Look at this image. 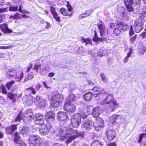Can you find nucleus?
<instances>
[{
  "mask_svg": "<svg viewBox=\"0 0 146 146\" xmlns=\"http://www.w3.org/2000/svg\"><path fill=\"white\" fill-rule=\"evenodd\" d=\"M59 139L61 141H65L67 144L70 143L79 135L76 130L67 128L64 126L61 127L59 130Z\"/></svg>",
  "mask_w": 146,
  "mask_h": 146,
  "instance_id": "obj_1",
  "label": "nucleus"
},
{
  "mask_svg": "<svg viewBox=\"0 0 146 146\" xmlns=\"http://www.w3.org/2000/svg\"><path fill=\"white\" fill-rule=\"evenodd\" d=\"M81 126L83 132H86L92 129L93 127L97 131L101 129L104 125V122L100 118L96 119V123L94 124L91 120L84 119L83 121Z\"/></svg>",
  "mask_w": 146,
  "mask_h": 146,
  "instance_id": "obj_2",
  "label": "nucleus"
},
{
  "mask_svg": "<svg viewBox=\"0 0 146 146\" xmlns=\"http://www.w3.org/2000/svg\"><path fill=\"white\" fill-rule=\"evenodd\" d=\"M114 97L112 94H109L105 97L102 101L101 104H109L107 108L108 113H110L111 111H113L117 107H119V104L116 101L114 100Z\"/></svg>",
  "mask_w": 146,
  "mask_h": 146,
  "instance_id": "obj_3",
  "label": "nucleus"
},
{
  "mask_svg": "<svg viewBox=\"0 0 146 146\" xmlns=\"http://www.w3.org/2000/svg\"><path fill=\"white\" fill-rule=\"evenodd\" d=\"M32 111L31 109H28L25 111L24 114H22L21 111L20 112L17 116L15 119H13L12 121H20L21 119H23V121L25 123H29L31 119L34 117Z\"/></svg>",
  "mask_w": 146,
  "mask_h": 146,
  "instance_id": "obj_4",
  "label": "nucleus"
},
{
  "mask_svg": "<svg viewBox=\"0 0 146 146\" xmlns=\"http://www.w3.org/2000/svg\"><path fill=\"white\" fill-rule=\"evenodd\" d=\"M24 73L22 71L17 72L14 68L9 69L6 73V76L9 79L15 76V79L17 82L20 81L23 77Z\"/></svg>",
  "mask_w": 146,
  "mask_h": 146,
  "instance_id": "obj_5",
  "label": "nucleus"
},
{
  "mask_svg": "<svg viewBox=\"0 0 146 146\" xmlns=\"http://www.w3.org/2000/svg\"><path fill=\"white\" fill-rule=\"evenodd\" d=\"M63 100V96L59 93L53 96L50 99V107L54 108L58 107L61 104L62 101Z\"/></svg>",
  "mask_w": 146,
  "mask_h": 146,
  "instance_id": "obj_6",
  "label": "nucleus"
},
{
  "mask_svg": "<svg viewBox=\"0 0 146 146\" xmlns=\"http://www.w3.org/2000/svg\"><path fill=\"white\" fill-rule=\"evenodd\" d=\"M109 121L112 124L120 125L124 121V119L121 115H114L109 117Z\"/></svg>",
  "mask_w": 146,
  "mask_h": 146,
  "instance_id": "obj_7",
  "label": "nucleus"
},
{
  "mask_svg": "<svg viewBox=\"0 0 146 146\" xmlns=\"http://www.w3.org/2000/svg\"><path fill=\"white\" fill-rule=\"evenodd\" d=\"M29 141L30 145L31 146H34L36 144H41L43 141L38 135H33L30 136Z\"/></svg>",
  "mask_w": 146,
  "mask_h": 146,
  "instance_id": "obj_8",
  "label": "nucleus"
},
{
  "mask_svg": "<svg viewBox=\"0 0 146 146\" xmlns=\"http://www.w3.org/2000/svg\"><path fill=\"white\" fill-rule=\"evenodd\" d=\"M81 115L80 114H74L71 119L72 125L74 127H77L81 122Z\"/></svg>",
  "mask_w": 146,
  "mask_h": 146,
  "instance_id": "obj_9",
  "label": "nucleus"
},
{
  "mask_svg": "<svg viewBox=\"0 0 146 146\" xmlns=\"http://www.w3.org/2000/svg\"><path fill=\"white\" fill-rule=\"evenodd\" d=\"M143 20L137 19L135 20L133 25V27L136 33L140 32L143 28Z\"/></svg>",
  "mask_w": 146,
  "mask_h": 146,
  "instance_id": "obj_10",
  "label": "nucleus"
},
{
  "mask_svg": "<svg viewBox=\"0 0 146 146\" xmlns=\"http://www.w3.org/2000/svg\"><path fill=\"white\" fill-rule=\"evenodd\" d=\"M98 27L101 36L104 37L106 36L108 33V31L107 29H106L104 25L101 23L98 25Z\"/></svg>",
  "mask_w": 146,
  "mask_h": 146,
  "instance_id": "obj_11",
  "label": "nucleus"
},
{
  "mask_svg": "<svg viewBox=\"0 0 146 146\" xmlns=\"http://www.w3.org/2000/svg\"><path fill=\"white\" fill-rule=\"evenodd\" d=\"M64 109L69 113L70 112L73 113L76 110V106L69 102L66 101L64 106Z\"/></svg>",
  "mask_w": 146,
  "mask_h": 146,
  "instance_id": "obj_12",
  "label": "nucleus"
},
{
  "mask_svg": "<svg viewBox=\"0 0 146 146\" xmlns=\"http://www.w3.org/2000/svg\"><path fill=\"white\" fill-rule=\"evenodd\" d=\"M34 121L35 124L41 126L44 123V117L40 113H37L34 116Z\"/></svg>",
  "mask_w": 146,
  "mask_h": 146,
  "instance_id": "obj_13",
  "label": "nucleus"
},
{
  "mask_svg": "<svg viewBox=\"0 0 146 146\" xmlns=\"http://www.w3.org/2000/svg\"><path fill=\"white\" fill-rule=\"evenodd\" d=\"M34 102L38 107H43L45 104L44 100L39 96H36L34 98Z\"/></svg>",
  "mask_w": 146,
  "mask_h": 146,
  "instance_id": "obj_14",
  "label": "nucleus"
},
{
  "mask_svg": "<svg viewBox=\"0 0 146 146\" xmlns=\"http://www.w3.org/2000/svg\"><path fill=\"white\" fill-rule=\"evenodd\" d=\"M45 117L46 121L50 124L54 120L55 117L54 113L52 111L47 112L45 115Z\"/></svg>",
  "mask_w": 146,
  "mask_h": 146,
  "instance_id": "obj_15",
  "label": "nucleus"
},
{
  "mask_svg": "<svg viewBox=\"0 0 146 146\" xmlns=\"http://www.w3.org/2000/svg\"><path fill=\"white\" fill-rule=\"evenodd\" d=\"M92 90L94 92L96 93V94L94 95V96L96 98L102 95L104 92V90L103 88L97 86L94 87L92 89Z\"/></svg>",
  "mask_w": 146,
  "mask_h": 146,
  "instance_id": "obj_16",
  "label": "nucleus"
},
{
  "mask_svg": "<svg viewBox=\"0 0 146 146\" xmlns=\"http://www.w3.org/2000/svg\"><path fill=\"white\" fill-rule=\"evenodd\" d=\"M57 118L58 120L65 121L69 119L66 113L60 111L58 113Z\"/></svg>",
  "mask_w": 146,
  "mask_h": 146,
  "instance_id": "obj_17",
  "label": "nucleus"
},
{
  "mask_svg": "<svg viewBox=\"0 0 146 146\" xmlns=\"http://www.w3.org/2000/svg\"><path fill=\"white\" fill-rule=\"evenodd\" d=\"M106 135L108 138L110 140L114 139L115 137V133L113 130H108L106 131Z\"/></svg>",
  "mask_w": 146,
  "mask_h": 146,
  "instance_id": "obj_18",
  "label": "nucleus"
},
{
  "mask_svg": "<svg viewBox=\"0 0 146 146\" xmlns=\"http://www.w3.org/2000/svg\"><path fill=\"white\" fill-rule=\"evenodd\" d=\"M48 125L47 126H44L39 129L40 133L42 135H44L47 134L49 133Z\"/></svg>",
  "mask_w": 146,
  "mask_h": 146,
  "instance_id": "obj_19",
  "label": "nucleus"
},
{
  "mask_svg": "<svg viewBox=\"0 0 146 146\" xmlns=\"http://www.w3.org/2000/svg\"><path fill=\"white\" fill-rule=\"evenodd\" d=\"M0 28L2 31L5 33H11L12 32V30L8 28L6 24L3 23L0 25Z\"/></svg>",
  "mask_w": 146,
  "mask_h": 146,
  "instance_id": "obj_20",
  "label": "nucleus"
},
{
  "mask_svg": "<svg viewBox=\"0 0 146 146\" xmlns=\"http://www.w3.org/2000/svg\"><path fill=\"white\" fill-rule=\"evenodd\" d=\"M107 39V38L106 37H102L101 38L99 37L95 31L94 36L93 38V40L95 42H97L99 41H104L106 40Z\"/></svg>",
  "mask_w": 146,
  "mask_h": 146,
  "instance_id": "obj_21",
  "label": "nucleus"
},
{
  "mask_svg": "<svg viewBox=\"0 0 146 146\" xmlns=\"http://www.w3.org/2000/svg\"><path fill=\"white\" fill-rule=\"evenodd\" d=\"M17 129V125L13 124L10 125L9 127L6 128V130L9 133L12 134Z\"/></svg>",
  "mask_w": 146,
  "mask_h": 146,
  "instance_id": "obj_22",
  "label": "nucleus"
},
{
  "mask_svg": "<svg viewBox=\"0 0 146 146\" xmlns=\"http://www.w3.org/2000/svg\"><path fill=\"white\" fill-rule=\"evenodd\" d=\"M20 133L23 135L26 136L29 132V129L27 127H20L19 128Z\"/></svg>",
  "mask_w": 146,
  "mask_h": 146,
  "instance_id": "obj_23",
  "label": "nucleus"
},
{
  "mask_svg": "<svg viewBox=\"0 0 146 146\" xmlns=\"http://www.w3.org/2000/svg\"><path fill=\"white\" fill-rule=\"evenodd\" d=\"M77 96V97H76L74 95L72 94L69 95L67 98L66 101H68L69 102H70L73 101H75L78 98L80 97V95H78Z\"/></svg>",
  "mask_w": 146,
  "mask_h": 146,
  "instance_id": "obj_24",
  "label": "nucleus"
},
{
  "mask_svg": "<svg viewBox=\"0 0 146 146\" xmlns=\"http://www.w3.org/2000/svg\"><path fill=\"white\" fill-rule=\"evenodd\" d=\"M99 107H96L93 109V112L92 113V115L95 118L97 117L100 114Z\"/></svg>",
  "mask_w": 146,
  "mask_h": 146,
  "instance_id": "obj_25",
  "label": "nucleus"
},
{
  "mask_svg": "<svg viewBox=\"0 0 146 146\" xmlns=\"http://www.w3.org/2000/svg\"><path fill=\"white\" fill-rule=\"evenodd\" d=\"M92 95V93L90 92L86 93L84 96V100L86 101H90L91 99Z\"/></svg>",
  "mask_w": 146,
  "mask_h": 146,
  "instance_id": "obj_26",
  "label": "nucleus"
},
{
  "mask_svg": "<svg viewBox=\"0 0 146 146\" xmlns=\"http://www.w3.org/2000/svg\"><path fill=\"white\" fill-rule=\"evenodd\" d=\"M60 12L62 15L65 16H70L72 14V13H68L67 10L64 8H61Z\"/></svg>",
  "mask_w": 146,
  "mask_h": 146,
  "instance_id": "obj_27",
  "label": "nucleus"
},
{
  "mask_svg": "<svg viewBox=\"0 0 146 146\" xmlns=\"http://www.w3.org/2000/svg\"><path fill=\"white\" fill-rule=\"evenodd\" d=\"M33 97L30 96L27 99L26 103L27 105L30 106L34 102V98Z\"/></svg>",
  "mask_w": 146,
  "mask_h": 146,
  "instance_id": "obj_28",
  "label": "nucleus"
},
{
  "mask_svg": "<svg viewBox=\"0 0 146 146\" xmlns=\"http://www.w3.org/2000/svg\"><path fill=\"white\" fill-rule=\"evenodd\" d=\"M143 11L140 14L139 18L138 19H139L141 20H143V22L144 18L146 17V8H144V9H143Z\"/></svg>",
  "mask_w": 146,
  "mask_h": 146,
  "instance_id": "obj_29",
  "label": "nucleus"
},
{
  "mask_svg": "<svg viewBox=\"0 0 146 146\" xmlns=\"http://www.w3.org/2000/svg\"><path fill=\"white\" fill-rule=\"evenodd\" d=\"M119 27L120 30H123L124 31H126L129 28L128 25L125 23H120Z\"/></svg>",
  "mask_w": 146,
  "mask_h": 146,
  "instance_id": "obj_30",
  "label": "nucleus"
},
{
  "mask_svg": "<svg viewBox=\"0 0 146 146\" xmlns=\"http://www.w3.org/2000/svg\"><path fill=\"white\" fill-rule=\"evenodd\" d=\"M82 41L84 42L85 43V45L86 46L88 44L91 45H92V41L91 39L90 38H88L85 39L82 37L81 40Z\"/></svg>",
  "mask_w": 146,
  "mask_h": 146,
  "instance_id": "obj_31",
  "label": "nucleus"
},
{
  "mask_svg": "<svg viewBox=\"0 0 146 146\" xmlns=\"http://www.w3.org/2000/svg\"><path fill=\"white\" fill-rule=\"evenodd\" d=\"M41 66V65L40 64L38 65H36L35 64L33 68V69L36 70L37 72H38V70L39 69L40 71H39V72L40 74H41L43 70V69H41L40 68Z\"/></svg>",
  "mask_w": 146,
  "mask_h": 146,
  "instance_id": "obj_32",
  "label": "nucleus"
},
{
  "mask_svg": "<svg viewBox=\"0 0 146 146\" xmlns=\"http://www.w3.org/2000/svg\"><path fill=\"white\" fill-rule=\"evenodd\" d=\"M18 5L15 6L12 5H10L9 7V11H17L18 10Z\"/></svg>",
  "mask_w": 146,
  "mask_h": 146,
  "instance_id": "obj_33",
  "label": "nucleus"
},
{
  "mask_svg": "<svg viewBox=\"0 0 146 146\" xmlns=\"http://www.w3.org/2000/svg\"><path fill=\"white\" fill-rule=\"evenodd\" d=\"M33 77V74L32 73H29L26 77H25L24 80V82H26L28 81V80L32 79Z\"/></svg>",
  "mask_w": 146,
  "mask_h": 146,
  "instance_id": "obj_34",
  "label": "nucleus"
},
{
  "mask_svg": "<svg viewBox=\"0 0 146 146\" xmlns=\"http://www.w3.org/2000/svg\"><path fill=\"white\" fill-rule=\"evenodd\" d=\"M120 30L119 27L115 28L113 32V34L114 36H117L120 33Z\"/></svg>",
  "mask_w": 146,
  "mask_h": 146,
  "instance_id": "obj_35",
  "label": "nucleus"
},
{
  "mask_svg": "<svg viewBox=\"0 0 146 146\" xmlns=\"http://www.w3.org/2000/svg\"><path fill=\"white\" fill-rule=\"evenodd\" d=\"M146 51V47L143 46H140L138 49V52L141 55H143L144 53Z\"/></svg>",
  "mask_w": 146,
  "mask_h": 146,
  "instance_id": "obj_36",
  "label": "nucleus"
},
{
  "mask_svg": "<svg viewBox=\"0 0 146 146\" xmlns=\"http://www.w3.org/2000/svg\"><path fill=\"white\" fill-rule=\"evenodd\" d=\"M15 138L14 141L17 143H20L19 141L20 139V137L18 135V133L17 132H15Z\"/></svg>",
  "mask_w": 146,
  "mask_h": 146,
  "instance_id": "obj_37",
  "label": "nucleus"
},
{
  "mask_svg": "<svg viewBox=\"0 0 146 146\" xmlns=\"http://www.w3.org/2000/svg\"><path fill=\"white\" fill-rule=\"evenodd\" d=\"M15 83V82L14 80H12L10 82H7L6 84V86L7 89L8 90H9L11 85L14 84Z\"/></svg>",
  "mask_w": 146,
  "mask_h": 146,
  "instance_id": "obj_38",
  "label": "nucleus"
},
{
  "mask_svg": "<svg viewBox=\"0 0 146 146\" xmlns=\"http://www.w3.org/2000/svg\"><path fill=\"white\" fill-rule=\"evenodd\" d=\"M146 133H142L140 134L139 136V139L138 140V142L139 143H141L142 141L143 138L145 137H146V130H145Z\"/></svg>",
  "mask_w": 146,
  "mask_h": 146,
  "instance_id": "obj_39",
  "label": "nucleus"
},
{
  "mask_svg": "<svg viewBox=\"0 0 146 146\" xmlns=\"http://www.w3.org/2000/svg\"><path fill=\"white\" fill-rule=\"evenodd\" d=\"M100 76L102 78V81L104 83H107L108 82V80L105 76L104 74L103 73H101L100 74Z\"/></svg>",
  "mask_w": 146,
  "mask_h": 146,
  "instance_id": "obj_40",
  "label": "nucleus"
},
{
  "mask_svg": "<svg viewBox=\"0 0 146 146\" xmlns=\"http://www.w3.org/2000/svg\"><path fill=\"white\" fill-rule=\"evenodd\" d=\"M52 15L53 16V17L57 21L59 22H60V17L58 16V15L57 13Z\"/></svg>",
  "mask_w": 146,
  "mask_h": 146,
  "instance_id": "obj_41",
  "label": "nucleus"
},
{
  "mask_svg": "<svg viewBox=\"0 0 146 146\" xmlns=\"http://www.w3.org/2000/svg\"><path fill=\"white\" fill-rule=\"evenodd\" d=\"M91 146H104L98 141H94L92 143Z\"/></svg>",
  "mask_w": 146,
  "mask_h": 146,
  "instance_id": "obj_42",
  "label": "nucleus"
},
{
  "mask_svg": "<svg viewBox=\"0 0 146 146\" xmlns=\"http://www.w3.org/2000/svg\"><path fill=\"white\" fill-rule=\"evenodd\" d=\"M127 11L129 12L133 11L134 8L132 7V4L125 5Z\"/></svg>",
  "mask_w": 146,
  "mask_h": 146,
  "instance_id": "obj_43",
  "label": "nucleus"
},
{
  "mask_svg": "<svg viewBox=\"0 0 146 146\" xmlns=\"http://www.w3.org/2000/svg\"><path fill=\"white\" fill-rule=\"evenodd\" d=\"M48 129H49V132H50V133L54 135L55 133V130L53 129L51 126L50 124L48 125Z\"/></svg>",
  "mask_w": 146,
  "mask_h": 146,
  "instance_id": "obj_44",
  "label": "nucleus"
},
{
  "mask_svg": "<svg viewBox=\"0 0 146 146\" xmlns=\"http://www.w3.org/2000/svg\"><path fill=\"white\" fill-rule=\"evenodd\" d=\"M124 2L125 5L132 4L133 3V0H124Z\"/></svg>",
  "mask_w": 146,
  "mask_h": 146,
  "instance_id": "obj_45",
  "label": "nucleus"
},
{
  "mask_svg": "<svg viewBox=\"0 0 146 146\" xmlns=\"http://www.w3.org/2000/svg\"><path fill=\"white\" fill-rule=\"evenodd\" d=\"M135 33L133 29V27L132 25L130 26V29L129 31V35L130 36H132Z\"/></svg>",
  "mask_w": 146,
  "mask_h": 146,
  "instance_id": "obj_46",
  "label": "nucleus"
},
{
  "mask_svg": "<svg viewBox=\"0 0 146 146\" xmlns=\"http://www.w3.org/2000/svg\"><path fill=\"white\" fill-rule=\"evenodd\" d=\"M137 38V35H135L131 37L130 38V42L131 43H133L135 41V40L136 38Z\"/></svg>",
  "mask_w": 146,
  "mask_h": 146,
  "instance_id": "obj_47",
  "label": "nucleus"
},
{
  "mask_svg": "<svg viewBox=\"0 0 146 146\" xmlns=\"http://www.w3.org/2000/svg\"><path fill=\"white\" fill-rule=\"evenodd\" d=\"M50 10L52 15L57 13L55 8L52 6L50 7Z\"/></svg>",
  "mask_w": 146,
  "mask_h": 146,
  "instance_id": "obj_48",
  "label": "nucleus"
},
{
  "mask_svg": "<svg viewBox=\"0 0 146 146\" xmlns=\"http://www.w3.org/2000/svg\"><path fill=\"white\" fill-rule=\"evenodd\" d=\"M94 11V10L93 9H90L86 11L85 14H86V15H87L88 16H89L92 13V12Z\"/></svg>",
  "mask_w": 146,
  "mask_h": 146,
  "instance_id": "obj_49",
  "label": "nucleus"
},
{
  "mask_svg": "<svg viewBox=\"0 0 146 146\" xmlns=\"http://www.w3.org/2000/svg\"><path fill=\"white\" fill-rule=\"evenodd\" d=\"M76 87V85L74 83L71 84L69 86V89L70 90H74Z\"/></svg>",
  "mask_w": 146,
  "mask_h": 146,
  "instance_id": "obj_50",
  "label": "nucleus"
},
{
  "mask_svg": "<svg viewBox=\"0 0 146 146\" xmlns=\"http://www.w3.org/2000/svg\"><path fill=\"white\" fill-rule=\"evenodd\" d=\"M8 97L9 98L13 99L14 98L15 95L13 93H8Z\"/></svg>",
  "mask_w": 146,
  "mask_h": 146,
  "instance_id": "obj_51",
  "label": "nucleus"
},
{
  "mask_svg": "<svg viewBox=\"0 0 146 146\" xmlns=\"http://www.w3.org/2000/svg\"><path fill=\"white\" fill-rule=\"evenodd\" d=\"M33 66L32 64L30 63L28 67H27V70L26 72H28L29 71L31 70Z\"/></svg>",
  "mask_w": 146,
  "mask_h": 146,
  "instance_id": "obj_52",
  "label": "nucleus"
},
{
  "mask_svg": "<svg viewBox=\"0 0 146 146\" xmlns=\"http://www.w3.org/2000/svg\"><path fill=\"white\" fill-rule=\"evenodd\" d=\"M28 90H31L33 94H35L36 93L35 89L33 87H31L28 89Z\"/></svg>",
  "mask_w": 146,
  "mask_h": 146,
  "instance_id": "obj_53",
  "label": "nucleus"
},
{
  "mask_svg": "<svg viewBox=\"0 0 146 146\" xmlns=\"http://www.w3.org/2000/svg\"><path fill=\"white\" fill-rule=\"evenodd\" d=\"M18 8V11L19 12L22 13H24V11L22 9V8L21 5H20Z\"/></svg>",
  "mask_w": 146,
  "mask_h": 146,
  "instance_id": "obj_54",
  "label": "nucleus"
},
{
  "mask_svg": "<svg viewBox=\"0 0 146 146\" xmlns=\"http://www.w3.org/2000/svg\"><path fill=\"white\" fill-rule=\"evenodd\" d=\"M107 146H117V144L115 142H112L107 144Z\"/></svg>",
  "mask_w": 146,
  "mask_h": 146,
  "instance_id": "obj_55",
  "label": "nucleus"
},
{
  "mask_svg": "<svg viewBox=\"0 0 146 146\" xmlns=\"http://www.w3.org/2000/svg\"><path fill=\"white\" fill-rule=\"evenodd\" d=\"M88 16L87 15H86L85 13L84 14H82L81 15L79 16V19H81L83 18H85Z\"/></svg>",
  "mask_w": 146,
  "mask_h": 146,
  "instance_id": "obj_56",
  "label": "nucleus"
},
{
  "mask_svg": "<svg viewBox=\"0 0 146 146\" xmlns=\"http://www.w3.org/2000/svg\"><path fill=\"white\" fill-rule=\"evenodd\" d=\"M7 7L4 8H0V13L7 11Z\"/></svg>",
  "mask_w": 146,
  "mask_h": 146,
  "instance_id": "obj_57",
  "label": "nucleus"
},
{
  "mask_svg": "<svg viewBox=\"0 0 146 146\" xmlns=\"http://www.w3.org/2000/svg\"><path fill=\"white\" fill-rule=\"evenodd\" d=\"M132 52V48H129V52L127 53V56L130 57L131 55Z\"/></svg>",
  "mask_w": 146,
  "mask_h": 146,
  "instance_id": "obj_58",
  "label": "nucleus"
},
{
  "mask_svg": "<svg viewBox=\"0 0 146 146\" xmlns=\"http://www.w3.org/2000/svg\"><path fill=\"white\" fill-rule=\"evenodd\" d=\"M87 116L86 113H84L82 115H81V117H82L83 119H85L86 118Z\"/></svg>",
  "mask_w": 146,
  "mask_h": 146,
  "instance_id": "obj_59",
  "label": "nucleus"
},
{
  "mask_svg": "<svg viewBox=\"0 0 146 146\" xmlns=\"http://www.w3.org/2000/svg\"><path fill=\"white\" fill-rule=\"evenodd\" d=\"M109 25L110 28H112L115 26L114 23L113 22L110 23L109 24Z\"/></svg>",
  "mask_w": 146,
  "mask_h": 146,
  "instance_id": "obj_60",
  "label": "nucleus"
},
{
  "mask_svg": "<svg viewBox=\"0 0 146 146\" xmlns=\"http://www.w3.org/2000/svg\"><path fill=\"white\" fill-rule=\"evenodd\" d=\"M129 57L127 56H126L125 57V58L123 60V63H126L128 61V58Z\"/></svg>",
  "mask_w": 146,
  "mask_h": 146,
  "instance_id": "obj_61",
  "label": "nucleus"
},
{
  "mask_svg": "<svg viewBox=\"0 0 146 146\" xmlns=\"http://www.w3.org/2000/svg\"><path fill=\"white\" fill-rule=\"evenodd\" d=\"M141 2V0H136V4L137 5H139V8H141L140 7V4Z\"/></svg>",
  "mask_w": 146,
  "mask_h": 146,
  "instance_id": "obj_62",
  "label": "nucleus"
},
{
  "mask_svg": "<svg viewBox=\"0 0 146 146\" xmlns=\"http://www.w3.org/2000/svg\"><path fill=\"white\" fill-rule=\"evenodd\" d=\"M146 32H144L142 33H141L140 35V36H141V37H142V38L143 39L145 38V37L146 35Z\"/></svg>",
  "mask_w": 146,
  "mask_h": 146,
  "instance_id": "obj_63",
  "label": "nucleus"
},
{
  "mask_svg": "<svg viewBox=\"0 0 146 146\" xmlns=\"http://www.w3.org/2000/svg\"><path fill=\"white\" fill-rule=\"evenodd\" d=\"M54 73L52 72L49 73L48 75L49 77H52L54 75Z\"/></svg>",
  "mask_w": 146,
  "mask_h": 146,
  "instance_id": "obj_64",
  "label": "nucleus"
}]
</instances>
